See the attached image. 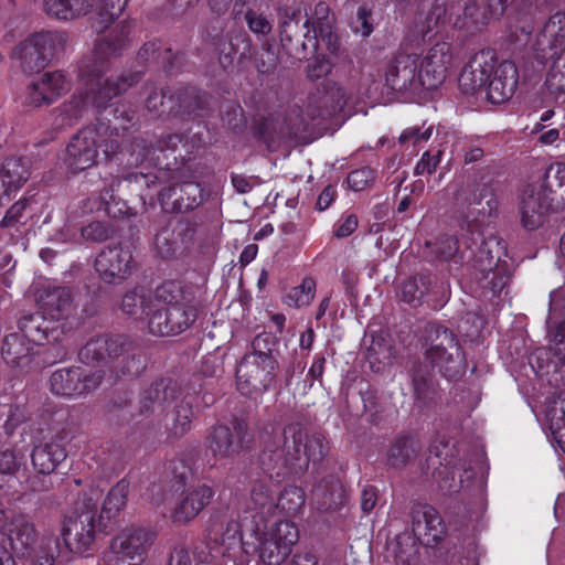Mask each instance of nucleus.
<instances>
[{
    "label": "nucleus",
    "mask_w": 565,
    "mask_h": 565,
    "mask_svg": "<svg viewBox=\"0 0 565 565\" xmlns=\"http://www.w3.org/2000/svg\"><path fill=\"white\" fill-rule=\"evenodd\" d=\"M277 484L269 479L256 482L252 489V500L259 512L252 521H230L222 535V545L228 557L243 553L236 565H248V556L258 554L259 565H281L299 540L297 525L290 520L265 519V511L271 512Z\"/></svg>",
    "instance_id": "f257e3e1"
},
{
    "label": "nucleus",
    "mask_w": 565,
    "mask_h": 565,
    "mask_svg": "<svg viewBox=\"0 0 565 565\" xmlns=\"http://www.w3.org/2000/svg\"><path fill=\"white\" fill-rule=\"evenodd\" d=\"M119 28L115 40L99 42L92 55L79 65L78 76L84 85L85 97L75 95L54 111L56 128L73 125L89 106L97 109L106 107L113 97L138 82L139 74L121 75L116 81L106 76L109 58L125 46L130 33L129 22L121 23Z\"/></svg>",
    "instance_id": "f03ea898"
},
{
    "label": "nucleus",
    "mask_w": 565,
    "mask_h": 565,
    "mask_svg": "<svg viewBox=\"0 0 565 565\" xmlns=\"http://www.w3.org/2000/svg\"><path fill=\"white\" fill-rule=\"evenodd\" d=\"M519 73L511 61L498 62L492 50L477 52L465 66L459 77V86L466 94L486 89L492 104H502L515 93Z\"/></svg>",
    "instance_id": "7ed1b4c3"
},
{
    "label": "nucleus",
    "mask_w": 565,
    "mask_h": 565,
    "mask_svg": "<svg viewBox=\"0 0 565 565\" xmlns=\"http://www.w3.org/2000/svg\"><path fill=\"white\" fill-rule=\"evenodd\" d=\"M281 446H266L262 463L264 469L273 476H286L308 467L309 462H317L323 457V445L319 437L308 439L299 425H289L285 428Z\"/></svg>",
    "instance_id": "20e7f679"
},
{
    "label": "nucleus",
    "mask_w": 565,
    "mask_h": 565,
    "mask_svg": "<svg viewBox=\"0 0 565 565\" xmlns=\"http://www.w3.org/2000/svg\"><path fill=\"white\" fill-rule=\"evenodd\" d=\"M181 140L179 135H170L151 148L136 143L132 156L136 154L135 162L140 170L130 173L126 180L150 188L156 181L166 182L177 179V172L184 163L179 149Z\"/></svg>",
    "instance_id": "39448f33"
},
{
    "label": "nucleus",
    "mask_w": 565,
    "mask_h": 565,
    "mask_svg": "<svg viewBox=\"0 0 565 565\" xmlns=\"http://www.w3.org/2000/svg\"><path fill=\"white\" fill-rule=\"evenodd\" d=\"M274 339L270 334L257 335L236 370L237 390L241 394L257 397L275 384L277 360L271 354Z\"/></svg>",
    "instance_id": "423d86ee"
},
{
    "label": "nucleus",
    "mask_w": 565,
    "mask_h": 565,
    "mask_svg": "<svg viewBox=\"0 0 565 565\" xmlns=\"http://www.w3.org/2000/svg\"><path fill=\"white\" fill-rule=\"evenodd\" d=\"M41 315H30L20 320V332L6 337L2 345L4 361L17 367L26 366L31 361L33 348L55 343L62 340L64 330Z\"/></svg>",
    "instance_id": "0eeeda50"
},
{
    "label": "nucleus",
    "mask_w": 565,
    "mask_h": 565,
    "mask_svg": "<svg viewBox=\"0 0 565 565\" xmlns=\"http://www.w3.org/2000/svg\"><path fill=\"white\" fill-rule=\"evenodd\" d=\"M509 0H490L488 8L479 7L476 0H468L463 8V14L458 12L459 7L450 6L447 8L444 3H434L424 24L419 28L423 35L439 24L450 23L454 28L466 29L468 32H477L483 29L492 18L504 13Z\"/></svg>",
    "instance_id": "6e6552de"
},
{
    "label": "nucleus",
    "mask_w": 565,
    "mask_h": 565,
    "mask_svg": "<svg viewBox=\"0 0 565 565\" xmlns=\"http://www.w3.org/2000/svg\"><path fill=\"white\" fill-rule=\"evenodd\" d=\"M141 409L151 413L168 411L171 420L169 430L173 437H182L191 429L192 405L175 383L153 384L146 392Z\"/></svg>",
    "instance_id": "1a4fd4ad"
},
{
    "label": "nucleus",
    "mask_w": 565,
    "mask_h": 565,
    "mask_svg": "<svg viewBox=\"0 0 565 565\" xmlns=\"http://www.w3.org/2000/svg\"><path fill=\"white\" fill-rule=\"evenodd\" d=\"M99 493L78 502L74 512L68 515L63 526V539L67 548L75 553L86 552L95 540L97 530H106L107 523L99 525L96 519Z\"/></svg>",
    "instance_id": "9d476101"
},
{
    "label": "nucleus",
    "mask_w": 565,
    "mask_h": 565,
    "mask_svg": "<svg viewBox=\"0 0 565 565\" xmlns=\"http://www.w3.org/2000/svg\"><path fill=\"white\" fill-rule=\"evenodd\" d=\"M156 537V532L149 527L126 526L113 537L109 553L104 556H107L109 562L115 565H141Z\"/></svg>",
    "instance_id": "9b49d317"
},
{
    "label": "nucleus",
    "mask_w": 565,
    "mask_h": 565,
    "mask_svg": "<svg viewBox=\"0 0 565 565\" xmlns=\"http://www.w3.org/2000/svg\"><path fill=\"white\" fill-rule=\"evenodd\" d=\"M99 148H103L106 159H109L117 151L118 145L114 141L103 145L99 130L95 127H85L70 140L64 162L75 173L84 171L97 164Z\"/></svg>",
    "instance_id": "f8f14e48"
},
{
    "label": "nucleus",
    "mask_w": 565,
    "mask_h": 565,
    "mask_svg": "<svg viewBox=\"0 0 565 565\" xmlns=\"http://www.w3.org/2000/svg\"><path fill=\"white\" fill-rule=\"evenodd\" d=\"M67 36L61 31H42L29 35L13 51L26 72L43 68L64 47Z\"/></svg>",
    "instance_id": "ddd939ff"
},
{
    "label": "nucleus",
    "mask_w": 565,
    "mask_h": 565,
    "mask_svg": "<svg viewBox=\"0 0 565 565\" xmlns=\"http://www.w3.org/2000/svg\"><path fill=\"white\" fill-rule=\"evenodd\" d=\"M458 66V56L447 41L435 43L423 57L418 58L419 82L425 90H434L444 84Z\"/></svg>",
    "instance_id": "4468645a"
},
{
    "label": "nucleus",
    "mask_w": 565,
    "mask_h": 565,
    "mask_svg": "<svg viewBox=\"0 0 565 565\" xmlns=\"http://www.w3.org/2000/svg\"><path fill=\"white\" fill-rule=\"evenodd\" d=\"M429 344L425 351V359L439 369L446 376H454L463 371L465 356L456 335L443 328L429 332Z\"/></svg>",
    "instance_id": "2eb2a0df"
},
{
    "label": "nucleus",
    "mask_w": 565,
    "mask_h": 565,
    "mask_svg": "<svg viewBox=\"0 0 565 565\" xmlns=\"http://www.w3.org/2000/svg\"><path fill=\"white\" fill-rule=\"evenodd\" d=\"M555 209V201L547 193L544 180L525 185L520 194L519 214L524 228L534 231L546 220L550 210Z\"/></svg>",
    "instance_id": "dca6fc26"
},
{
    "label": "nucleus",
    "mask_w": 565,
    "mask_h": 565,
    "mask_svg": "<svg viewBox=\"0 0 565 565\" xmlns=\"http://www.w3.org/2000/svg\"><path fill=\"white\" fill-rule=\"evenodd\" d=\"M104 375V370L87 373L81 366L58 369L50 377L51 391L60 396H77L95 390L100 384Z\"/></svg>",
    "instance_id": "f3484780"
},
{
    "label": "nucleus",
    "mask_w": 565,
    "mask_h": 565,
    "mask_svg": "<svg viewBox=\"0 0 565 565\" xmlns=\"http://www.w3.org/2000/svg\"><path fill=\"white\" fill-rule=\"evenodd\" d=\"M385 84L392 90L418 94L423 89L419 82L418 57L411 54H397L387 64Z\"/></svg>",
    "instance_id": "a211bd4d"
},
{
    "label": "nucleus",
    "mask_w": 565,
    "mask_h": 565,
    "mask_svg": "<svg viewBox=\"0 0 565 565\" xmlns=\"http://www.w3.org/2000/svg\"><path fill=\"white\" fill-rule=\"evenodd\" d=\"M533 411L553 447L565 454V392L547 398Z\"/></svg>",
    "instance_id": "6ab92c4d"
},
{
    "label": "nucleus",
    "mask_w": 565,
    "mask_h": 565,
    "mask_svg": "<svg viewBox=\"0 0 565 565\" xmlns=\"http://www.w3.org/2000/svg\"><path fill=\"white\" fill-rule=\"evenodd\" d=\"M196 318L195 303H183L156 309L150 316V333L154 335H175L186 330Z\"/></svg>",
    "instance_id": "aec40b11"
},
{
    "label": "nucleus",
    "mask_w": 565,
    "mask_h": 565,
    "mask_svg": "<svg viewBox=\"0 0 565 565\" xmlns=\"http://www.w3.org/2000/svg\"><path fill=\"white\" fill-rule=\"evenodd\" d=\"M95 268L105 282H120L132 273L131 252L122 246L107 247L97 256Z\"/></svg>",
    "instance_id": "412c9836"
},
{
    "label": "nucleus",
    "mask_w": 565,
    "mask_h": 565,
    "mask_svg": "<svg viewBox=\"0 0 565 565\" xmlns=\"http://www.w3.org/2000/svg\"><path fill=\"white\" fill-rule=\"evenodd\" d=\"M72 81L62 71L46 72L28 87L26 102L32 106L51 104L71 89Z\"/></svg>",
    "instance_id": "4be33fe9"
},
{
    "label": "nucleus",
    "mask_w": 565,
    "mask_h": 565,
    "mask_svg": "<svg viewBox=\"0 0 565 565\" xmlns=\"http://www.w3.org/2000/svg\"><path fill=\"white\" fill-rule=\"evenodd\" d=\"M412 531L424 545L437 544L445 535V527L435 508L428 504H415L412 509Z\"/></svg>",
    "instance_id": "5701e85b"
},
{
    "label": "nucleus",
    "mask_w": 565,
    "mask_h": 565,
    "mask_svg": "<svg viewBox=\"0 0 565 565\" xmlns=\"http://www.w3.org/2000/svg\"><path fill=\"white\" fill-rule=\"evenodd\" d=\"M213 495V489L206 484H199L184 491L171 512V520L177 524L189 523L210 504Z\"/></svg>",
    "instance_id": "b1692460"
},
{
    "label": "nucleus",
    "mask_w": 565,
    "mask_h": 565,
    "mask_svg": "<svg viewBox=\"0 0 565 565\" xmlns=\"http://www.w3.org/2000/svg\"><path fill=\"white\" fill-rule=\"evenodd\" d=\"M122 343L118 338L107 335L90 339L79 351V359L87 365L113 366L121 355Z\"/></svg>",
    "instance_id": "393cba45"
},
{
    "label": "nucleus",
    "mask_w": 565,
    "mask_h": 565,
    "mask_svg": "<svg viewBox=\"0 0 565 565\" xmlns=\"http://www.w3.org/2000/svg\"><path fill=\"white\" fill-rule=\"evenodd\" d=\"M202 190L195 182H183L161 189L159 200L168 212H186L193 210L201 201Z\"/></svg>",
    "instance_id": "a878e982"
},
{
    "label": "nucleus",
    "mask_w": 565,
    "mask_h": 565,
    "mask_svg": "<svg viewBox=\"0 0 565 565\" xmlns=\"http://www.w3.org/2000/svg\"><path fill=\"white\" fill-rule=\"evenodd\" d=\"M42 198H28L15 202L1 221V227L12 232H20L22 226L33 225L43 212Z\"/></svg>",
    "instance_id": "bb28decb"
},
{
    "label": "nucleus",
    "mask_w": 565,
    "mask_h": 565,
    "mask_svg": "<svg viewBox=\"0 0 565 565\" xmlns=\"http://www.w3.org/2000/svg\"><path fill=\"white\" fill-rule=\"evenodd\" d=\"M39 305L42 312L38 315L50 321V327L58 326L63 330L60 320L66 317L71 310V291L65 287L49 288L39 296Z\"/></svg>",
    "instance_id": "cd10ccee"
},
{
    "label": "nucleus",
    "mask_w": 565,
    "mask_h": 565,
    "mask_svg": "<svg viewBox=\"0 0 565 565\" xmlns=\"http://www.w3.org/2000/svg\"><path fill=\"white\" fill-rule=\"evenodd\" d=\"M30 177L26 158H10L0 168V203L17 192Z\"/></svg>",
    "instance_id": "c85d7f7f"
},
{
    "label": "nucleus",
    "mask_w": 565,
    "mask_h": 565,
    "mask_svg": "<svg viewBox=\"0 0 565 565\" xmlns=\"http://www.w3.org/2000/svg\"><path fill=\"white\" fill-rule=\"evenodd\" d=\"M486 254H488V252L484 246L480 249L478 258L479 269L484 280L483 287H488L494 295H499L510 281L511 268L507 260H502L498 257L497 260L493 262V257H484Z\"/></svg>",
    "instance_id": "c756f323"
},
{
    "label": "nucleus",
    "mask_w": 565,
    "mask_h": 565,
    "mask_svg": "<svg viewBox=\"0 0 565 565\" xmlns=\"http://www.w3.org/2000/svg\"><path fill=\"white\" fill-rule=\"evenodd\" d=\"M242 433L241 425L235 427V433L225 425H216L213 427L209 436V450L213 457L218 459L230 458L242 448Z\"/></svg>",
    "instance_id": "7c9ffc66"
},
{
    "label": "nucleus",
    "mask_w": 565,
    "mask_h": 565,
    "mask_svg": "<svg viewBox=\"0 0 565 565\" xmlns=\"http://www.w3.org/2000/svg\"><path fill=\"white\" fill-rule=\"evenodd\" d=\"M67 457L66 449L61 440L52 439L38 445L32 451L34 469L42 475L52 473Z\"/></svg>",
    "instance_id": "2f4dec72"
},
{
    "label": "nucleus",
    "mask_w": 565,
    "mask_h": 565,
    "mask_svg": "<svg viewBox=\"0 0 565 565\" xmlns=\"http://www.w3.org/2000/svg\"><path fill=\"white\" fill-rule=\"evenodd\" d=\"M121 310L135 320H147L150 329V316L154 311L152 292L145 287L127 291L121 299Z\"/></svg>",
    "instance_id": "473e14b6"
},
{
    "label": "nucleus",
    "mask_w": 565,
    "mask_h": 565,
    "mask_svg": "<svg viewBox=\"0 0 565 565\" xmlns=\"http://www.w3.org/2000/svg\"><path fill=\"white\" fill-rule=\"evenodd\" d=\"M154 310L179 306L183 303H194V296L191 290L184 288L181 282L168 280L161 284L152 294Z\"/></svg>",
    "instance_id": "72a5a7b5"
},
{
    "label": "nucleus",
    "mask_w": 565,
    "mask_h": 565,
    "mask_svg": "<svg viewBox=\"0 0 565 565\" xmlns=\"http://www.w3.org/2000/svg\"><path fill=\"white\" fill-rule=\"evenodd\" d=\"M92 8V0H43L45 13L61 21H71L86 15Z\"/></svg>",
    "instance_id": "f704fd0d"
},
{
    "label": "nucleus",
    "mask_w": 565,
    "mask_h": 565,
    "mask_svg": "<svg viewBox=\"0 0 565 565\" xmlns=\"http://www.w3.org/2000/svg\"><path fill=\"white\" fill-rule=\"evenodd\" d=\"M1 534L7 536L12 552L17 555H24L35 542L33 525L22 518L13 519Z\"/></svg>",
    "instance_id": "c9c22d12"
},
{
    "label": "nucleus",
    "mask_w": 565,
    "mask_h": 565,
    "mask_svg": "<svg viewBox=\"0 0 565 565\" xmlns=\"http://www.w3.org/2000/svg\"><path fill=\"white\" fill-rule=\"evenodd\" d=\"M129 492V482L126 480L118 481L108 492L99 516V525L116 519L126 505Z\"/></svg>",
    "instance_id": "e433bc0d"
},
{
    "label": "nucleus",
    "mask_w": 565,
    "mask_h": 565,
    "mask_svg": "<svg viewBox=\"0 0 565 565\" xmlns=\"http://www.w3.org/2000/svg\"><path fill=\"white\" fill-rule=\"evenodd\" d=\"M305 505V492L301 488L290 486L285 488L276 497L273 508V514L279 512L280 514L292 518L296 516ZM275 518V515H271Z\"/></svg>",
    "instance_id": "4c0bfd02"
},
{
    "label": "nucleus",
    "mask_w": 565,
    "mask_h": 565,
    "mask_svg": "<svg viewBox=\"0 0 565 565\" xmlns=\"http://www.w3.org/2000/svg\"><path fill=\"white\" fill-rule=\"evenodd\" d=\"M128 0H98L96 14L92 26L96 32H103L117 20L124 10Z\"/></svg>",
    "instance_id": "58836bf2"
},
{
    "label": "nucleus",
    "mask_w": 565,
    "mask_h": 565,
    "mask_svg": "<svg viewBox=\"0 0 565 565\" xmlns=\"http://www.w3.org/2000/svg\"><path fill=\"white\" fill-rule=\"evenodd\" d=\"M540 44L546 43L551 49H558L565 45V12L557 11L548 18L544 24L539 39Z\"/></svg>",
    "instance_id": "ea45409f"
},
{
    "label": "nucleus",
    "mask_w": 565,
    "mask_h": 565,
    "mask_svg": "<svg viewBox=\"0 0 565 565\" xmlns=\"http://www.w3.org/2000/svg\"><path fill=\"white\" fill-rule=\"evenodd\" d=\"M544 180L547 185V193L555 201L556 209L565 207V164L556 162L551 164Z\"/></svg>",
    "instance_id": "a19ab883"
},
{
    "label": "nucleus",
    "mask_w": 565,
    "mask_h": 565,
    "mask_svg": "<svg viewBox=\"0 0 565 565\" xmlns=\"http://www.w3.org/2000/svg\"><path fill=\"white\" fill-rule=\"evenodd\" d=\"M316 295V281L311 277H305L301 282L290 288L282 297L288 307L303 308L309 306Z\"/></svg>",
    "instance_id": "79ce46f5"
},
{
    "label": "nucleus",
    "mask_w": 565,
    "mask_h": 565,
    "mask_svg": "<svg viewBox=\"0 0 565 565\" xmlns=\"http://www.w3.org/2000/svg\"><path fill=\"white\" fill-rule=\"evenodd\" d=\"M305 26L308 29L306 38L317 39L331 32L332 19L329 17V7L324 2H319L315 7L313 15L306 22Z\"/></svg>",
    "instance_id": "37998d69"
},
{
    "label": "nucleus",
    "mask_w": 565,
    "mask_h": 565,
    "mask_svg": "<svg viewBox=\"0 0 565 565\" xmlns=\"http://www.w3.org/2000/svg\"><path fill=\"white\" fill-rule=\"evenodd\" d=\"M418 443L411 437L398 438L388 450V462L392 466H401L413 458L418 451Z\"/></svg>",
    "instance_id": "c03bdc74"
},
{
    "label": "nucleus",
    "mask_w": 565,
    "mask_h": 565,
    "mask_svg": "<svg viewBox=\"0 0 565 565\" xmlns=\"http://www.w3.org/2000/svg\"><path fill=\"white\" fill-rule=\"evenodd\" d=\"M545 86L555 97L565 95V56L553 63L546 75Z\"/></svg>",
    "instance_id": "a18cd8bd"
},
{
    "label": "nucleus",
    "mask_w": 565,
    "mask_h": 565,
    "mask_svg": "<svg viewBox=\"0 0 565 565\" xmlns=\"http://www.w3.org/2000/svg\"><path fill=\"white\" fill-rule=\"evenodd\" d=\"M154 245L158 253L162 256L171 255L179 248V242L174 235V231L168 227H163L156 234Z\"/></svg>",
    "instance_id": "49530a36"
},
{
    "label": "nucleus",
    "mask_w": 565,
    "mask_h": 565,
    "mask_svg": "<svg viewBox=\"0 0 565 565\" xmlns=\"http://www.w3.org/2000/svg\"><path fill=\"white\" fill-rule=\"evenodd\" d=\"M374 178H375L374 170L365 167V168L352 171L348 175L347 181H348V185L353 191H362L374 180Z\"/></svg>",
    "instance_id": "de8ad7c7"
},
{
    "label": "nucleus",
    "mask_w": 565,
    "mask_h": 565,
    "mask_svg": "<svg viewBox=\"0 0 565 565\" xmlns=\"http://www.w3.org/2000/svg\"><path fill=\"white\" fill-rule=\"evenodd\" d=\"M433 134V127L429 126L425 130L422 131L419 127H409L406 128L399 136V141L403 145L412 143L413 146H418L423 142H426Z\"/></svg>",
    "instance_id": "09e8293b"
},
{
    "label": "nucleus",
    "mask_w": 565,
    "mask_h": 565,
    "mask_svg": "<svg viewBox=\"0 0 565 565\" xmlns=\"http://www.w3.org/2000/svg\"><path fill=\"white\" fill-rule=\"evenodd\" d=\"M351 26L355 33L369 36L373 32L371 11L365 8H359L355 18L351 22Z\"/></svg>",
    "instance_id": "8fccbe9b"
},
{
    "label": "nucleus",
    "mask_w": 565,
    "mask_h": 565,
    "mask_svg": "<svg viewBox=\"0 0 565 565\" xmlns=\"http://www.w3.org/2000/svg\"><path fill=\"white\" fill-rule=\"evenodd\" d=\"M332 65L324 56H316L308 63L307 75L310 79H319L331 72Z\"/></svg>",
    "instance_id": "3c124183"
},
{
    "label": "nucleus",
    "mask_w": 565,
    "mask_h": 565,
    "mask_svg": "<svg viewBox=\"0 0 565 565\" xmlns=\"http://www.w3.org/2000/svg\"><path fill=\"white\" fill-rule=\"evenodd\" d=\"M77 230L74 225L67 223L63 228L57 231L52 237L51 243L58 247L61 246V250L66 249V247H63L64 245H71L76 239Z\"/></svg>",
    "instance_id": "603ef678"
},
{
    "label": "nucleus",
    "mask_w": 565,
    "mask_h": 565,
    "mask_svg": "<svg viewBox=\"0 0 565 565\" xmlns=\"http://www.w3.org/2000/svg\"><path fill=\"white\" fill-rule=\"evenodd\" d=\"M331 102L330 109L326 110V116H332L337 111H340L345 105V92L342 87L333 84L330 87V92L327 96V102Z\"/></svg>",
    "instance_id": "864d4df0"
},
{
    "label": "nucleus",
    "mask_w": 565,
    "mask_h": 565,
    "mask_svg": "<svg viewBox=\"0 0 565 565\" xmlns=\"http://www.w3.org/2000/svg\"><path fill=\"white\" fill-rule=\"evenodd\" d=\"M245 19L249 29L255 33L266 34L271 29L270 22L258 11H246Z\"/></svg>",
    "instance_id": "5fc2aeb1"
},
{
    "label": "nucleus",
    "mask_w": 565,
    "mask_h": 565,
    "mask_svg": "<svg viewBox=\"0 0 565 565\" xmlns=\"http://www.w3.org/2000/svg\"><path fill=\"white\" fill-rule=\"evenodd\" d=\"M550 338L559 361H565V320L550 331Z\"/></svg>",
    "instance_id": "6e6d98bb"
},
{
    "label": "nucleus",
    "mask_w": 565,
    "mask_h": 565,
    "mask_svg": "<svg viewBox=\"0 0 565 565\" xmlns=\"http://www.w3.org/2000/svg\"><path fill=\"white\" fill-rule=\"evenodd\" d=\"M401 295L403 301L416 306L420 302L423 291L418 289L415 279H409L402 285Z\"/></svg>",
    "instance_id": "4d7b16f0"
},
{
    "label": "nucleus",
    "mask_w": 565,
    "mask_h": 565,
    "mask_svg": "<svg viewBox=\"0 0 565 565\" xmlns=\"http://www.w3.org/2000/svg\"><path fill=\"white\" fill-rule=\"evenodd\" d=\"M143 369V362L135 355L124 356L120 360V373L122 375H138Z\"/></svg>",
    "instance_id": "13d9d810"
},
{
    "label": "nucleus",
    "mask_w": 565,
    "mask_h": 565,
    "mask_svg": "<svg viewBox=\"0 0 565 565\" xmlns=\"http://www.w3.org/2000/svg\"><path fill=\"white\" fill-rule=\"evenodd\" d=\"M195 236V228L190 223H180L177 230V238L179 242V247L189 248L193 242Z\"/></svg>",
    "instance_id": "bf43d9fd"
},
{
    "label": "nucleus",
    "mask_w": 565,
    "mask_h": 565,
    "mask_svg": "<svg viewBox=\"0 0 565 565\" xmlns=\"http://www.w3.org/2000/svg\"><path fill=\"white\" fill-rule=\"evenodd\" d=\"M82 236L88 241H103L108 236V232L102 223L96 222L83 227Z\"/></svg>",
    "instance_id": "052dcab7"
},
{
    "label": "nucleus",
    "mask_w": 565,
    "mask_h": 565,
    "mask_svg": "<svg viewBox=\"0 0 565 565\" xmlns=\"http://www.w3.org/2000/svg\"><path fill=\"white\" fill-rule=\"evenodd\" d=\"M58 547L60 543L57 540H46L44 548L49 550L50 553L45 555H40L35 562V565H54V561L57 555L56 551L58 550Z\"/></svg>",
    "instance_id": "680f3d73"
},
{
    "label": "nucleus",
    "mask_w": 565,
    "mask_h": 565,
    "mask_svg": "<svg viewBox=\"0 0 565 565\" xmlns=\"http://www.w3.org/2000/svg\"><path fill=\"white\" fill-rule=\"evenodd\" d=\"M358 227V217L355 215H348L340 221L335 235L338 237H347L351 235Z\"/></svg>",
    "instance_id": "e2e57ef3"
},
{
    "label": "nucleus",
    "mask_w": 565,
    "mask_h": 565,
    "mask_svg": "<svg viewBox=\"0 0 565 565\" xmlns=\"http://www.w3.org/2000/svg\"><path fill=\"white\" fill-rule=\"evenodd\" d=\"M439 162V159L437 157H431L429 152H425L422 156V159L415 167V173L416 174H425V173H431L437 164Z\"/></svg>",
    "instance_id": "0e129e2a"
},
{
    "label": "nucleus",
    "mask_w": 565,
    "mask_h": 565,
    "mask_svg": "<svg viewBox=\"0 0 565 565\" xmlns=\"http://www.w3.org/2000/svg\"><path fill=\"white\" fill-rule=\"evenodd\" d=\"M18 467V459L13 451L0 452V473H11Z\"/></svg>",
    "instance_id": "69168bd1"
},
{
    "label": "nucleus",
    "mask_w": 565,
    "mask_h": 565,
    "mask_svg": "<svg viewBox=\"0 0 565 565\" xmlns=\"http://www.w3.org/2000/svg\"><path fill=\"white\" fill-rule=\"evenodd\" d=\"M107 196L98 198L96 195L88 196L87 199L83 200V214L85 213H92L94 211H99L102 209H107Z\"/></svg>",
    "instance_id": "338daca9"
},
{
    "label": "nucleus",
    "mask_w": 565,
    "mask_h": 565,
    "mask_svg": "<svg viewBox=\"0 0 565 565\" xmlns=\"http://www.w3.org/2000/svg\"><path fill=\"white\" fill-rule=\"evenodd\" d=\"M265 0H237L234 10L235 14H244L246 11L255 12L260 9Z\"/></svg>",
    "instance_id": "774afa93"
}]
</instances>
